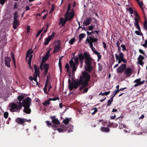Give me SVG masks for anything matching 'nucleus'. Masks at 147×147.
Instances as JSON below:
<instances>
[{
    "label": "nucleus",
    "instance_id": "6ab92c4d",
    "mask_svg": "<svg viewBox=\"0 0 147 147\" xmlns=\"http://www.w3.org/2000/svg\"><path fill=\"white\" fill-rule=\"evenodd\" d=\"M60 48L59 44L56 45L54 47L53 52L54 53L57 52L59 51Z\"/></svg>",
    "mask_w": 147,
    "mask_h": 147
},
{
    "label": "nucleus",
    "instance_id": "c85d7f7f",
    "mask_svg": "<svg viewBox=\"0 0 147 147\" xmlns=\"http://www.w3.org/2000/svg\"><path fill=\"white\" fill-rule=\"evenodd\" d=\"M24 97L23 95H20L17 98V99L18 100L19 102H20L21 101L23 100L24 99Z\"/></svg>",
    "mask_w": 147,
    "mask_h": 147
},
{
    "label": "nucleus",
    "instance_id": "5fc2aeb1",
    "mask_svg": "<svg viewBox=\"0 0 147 147\" xmlns=\"http://www.w3.org/2000/svg\"><path fill=\"white\" fill-rule=\"evenodd\" d=\"M37 76L36 75H34V80L36 82L37 85H38V83L37 81Z\"/></svg>",
    "mask_w": 147,
    "mask_h": 147
},
{
    "label": "nucleus",
    "instance_id": "37998d69",
    "mask_svg": "<svg viewBox=\"0 0 147 147\" xmlns=\"http://www.w3.org/2000/svg\"><path fill=\"white\" fill-rule=\"evenodd\" d=\"M127 10H128L129 11V12L131 14H133L134 13L133 9L130 7H129L128 9H127Z\"/></svg>",
    "mask_w": 147,
    "mask_h": 147
},
{
    "label": "nucleus",
    "instance_id": "79ce46f5",
    "mask_svg": "<svg viewBox=\"0 0 147 147\" xmlns=\"http://www.w3.org/2000/svg\"><path fill=\"white\" fill-rule=\"evenodd\" d=\"M3 115L5 118V119H7L8 118L9 115V113L8 112H5L3 113Z\"/></svg>",
    "mask_w": 147,
    "mask_h": 147
},
{
    "label": "nucleus",
    "instance_id": "13d9d810",
    "mask_svg": "<svg viewBox=\"0 0 147 147\" xmlns=\"http://www.w3.org/2000/svg\"><path fill=\"white\" fill-rule=\"evenodd\" d=\"M7 0H0V3L2 5H3L5 3V1Z\"/></svg>",
    "mask_w": 147,
    "mask_h": 147
},
{
    "label": "nucleus",
    "instance_id": "49530a36",
    "mask_svg": "<svg viewBox=\"0 0 147 147\" xmlns=\"http://www.w3.org/2000/svg\"><path fill=\"white\" fill-rule=\"evenodd\" d=\"M134 20H135V22H139L140 19V17H139V18L138 17H135Z\"/></svg>",
    "mask_w": 147,
    "mask_h": 147
},
{
    "label": "nucleus",
    "instance_id": "f257e3e1",
    "mask_svg": "<svg viewBox=\"0 0 147 147\" xmlns=\"http://www.w3.org/2000/svg\"><path fill=\"white\" fill-rule=\"evenodd\" d=\"M90 78V75L88 72L84 71L83 72L82 75L80 76L79 80H74L71 83L70 79H69L68 82L69 90H72L74 88L77 89L79 86L82 85V86L79 89L80 90H81L84 88L88 86V82Z\"/></svg>",
    "mask_w": 147,
    "mask_h": 147
},
{
    "label": "nucleus",
    "instance_id": "680f3d73",
    "mask_svg": "<svg viewBox=\"0 0 147 147\" xmlns=\"http://www.w3.org/2000/svg\"><path fill=\"white\" fill-rule=\"evenodd\" d=\"M87 42L88 43L90 47L91 48H93V43L90 42V41H89V42Z\"/></svg>",
    "mask_w": 147,
    "mask_h": 147
},
{
    "label": "nucleus",
    "instance_id": "4d7b16f0",
    "mask_svg": "<svg viewBox=\"0 0 147 147\" xmlns=\"http://www.w3.org/2000/svg\"><path fill=\"white\" fill-rule=\"evenodd\" d=\"M94 28V27L93 26L91 25L88 27V29L89 30H92Z\"/></svg>",
    "mask_w": 147,
    "mask_h": 147
},
{
    "label": "nucleus",
    "instance_id": "9d476101",
    "mask_svg": "<svg viewBox=\"0 0 147 147\" xmlns=\"http://www.w3.org/2000/svg\"><path fill=\"white\" fill-rule=\"evenodd\" d=\"M140 80L141 78H140L136 79L134 80V83H136L134 85V87H136L141 85L143 84L145 82V81L144 80L142 81H141Z\"/></svg>",
    "mask_w": 147,
    "mask_h": 147
},
{
    "label": "nucleus",
    "instance_id": "412c9836",
    "mask_svg": "<svg viewBox=\"0 0 147 147\" xmlns=\"http://www.w3.org/2000/svg\"><path fill=\"white\" fill-rule=\"evenodd\" d=\"M49 67V65L48 63H45L43 65V68L45 72H46V73H47Z\"/></svg>",
    "mask_w": 147,
    "mask_h": 147
},
{
    "label": "nucleus",
    "instance_id": "cd10ccee",
    "mask_svg": "<svg viewBox=\"0 0 147 147\" xmlns=\"http://www.w3.org/2000/svg\"><path fill=\"white\" fill-rule=\"evenodd\" d=\"M85 36V34L84 33H81L78 36L79 41H81L84 38Z\"/></svg>",
    "mask_w": 147,
    "mask_h": 147
},
{
    "label": "nucleus",
    "instance_id": "7ed1b4c3",
    "mask_svg": "<svg viewBox=\"0 0 147 147\" xmlns=\"http://www.w3.org/2000/svg\"><path fill=\"white\" fill-rule=\"evenodd\" d=\"M31 102V99L29 97L26 98L22 101V107H24V112L27 114H30L31 113V110L30 107Z\"/></svg>",
    "mask_w": 147,
    "mask_h": 147
},
{
    "label": "nucleus",
    "instance_id": "ea45409f",
    "mask_svg": "<svg viewBox=\"0 0 147 147\" xmlns=\"http://www.w3.org/2000/svg\"><path fill=\"white\" fill-rule=\"evenodd\" d=\"M75 41V38H72L69 41V43L71 45H72Z\"/></svg>",
    "mask_w": 147,
    "mask_h": 147
},
{
    "label": "nucleus",
    "instance_id": "9b49d317",
    "mask_svg": "<svg viewBox=\"0 0 147 147\" xmlns=\"http://www.w3.org/2000/svg\"><path fill=\"white\" fill-rule=\"evenodd\" d=\"M92 18L90 17L88 18L86 20L84 21L83 22V26H87L89 25L91 23Z\"/></svg>",
    "mask_w": 147,
    "mask_h": 147
},
{
    "label": "nucleus",
    "instance_id": "ddd939ff",
    "mask_svg": "<svg viewBox=\"0 0 147 147\" xmlns=\"http://www.w3.org/2000/svg\"><path fill=\"white\" fill-rule=\"evenodd\" d=\"M5 65L8 67H10V62L11 61L10 57H5Z\"/></svg>",
    "mask_w": 147,
    "mask_h": 147
},
{
    "label": "nucleus",
    "instance_id": "aec40b11",
    "mask_svg": "<svg viewBox=\"0 0 147 147\" xmlns=\"http://www.w3.org/2000/svg\"><path fill=\"white\" fill-rule=\"evenodd\" d=\"M48 59V58L47 57H46L45 56L43 57L42 61V63L40 65V69L41 70H42V63L45 62Z\"/></svg>",
    "mask_w": 147,
    "mask_h": 147
},
{
    "label": "nucleus",
    "instance_id": "603ef678",
    "mask_svg": "<svg viewBox=\"0 0 147 147\" xmlns=\"http://www.w3.org/2000/svg\"><path fill=\"white\" fill-rule=\"evenodd\" d=\"M47 86L45 85V87L43 89V90H44V92L47 94H48V92H47Z\"/></svg>",
    "mask_w": 147,
    "mask_h": 147
},
{
    "label": "nucleus",
    "instance_id": "423d86ee",
    "mask_svg": "<svg viewBox=\"0 0 147 147\" xmlns=\"http://www.w3.org/2000/svg\"><path fill=\"white\" fill-rule=\"evenodd\" d=\"M65 18L64 19L63 17H61L60 19V22L59 24H60L61 22H62V21H64L66 23L67 21H71L74 17V15L71 14V15H69V14H67L66 15H65Z\"/></svg>",
    "mask_w": 147,
    "mask_h": 147
},
{
    "label": "nucleus",
    "instance_id": "473e14b6",
    "mask_svg": "<svg viewBox=\"0 0 147 147\" xmlns=\"http://www.w3.org/2000/svg\"><path fill=\"white\" fill-rule=\"evenodd\" d=\"M56 125L55 124H53L52 126V128L54 130H57V129H58V125Z\"/></svg>",
    "mask_w": 147,
    "mask_h": 147
},
{
    "label": "nucleus",
    "instance_id": "a211bd4d",
    "mask_svg": "<svg viewBox=\"0 0 147 147\" xmlns=\"http://www.w3.org/2000/svg\"><path fill=\"white\" fill-rule=\"evenodd\" d=\"M100 130L103 132L108 133L110 131V129L108 127H101Z\"/></svg>",
    "mask_w": 147,
    "mask_h": 147
},
{
    "label": "nucleus",
    "instance_id": "f3484780",
    "mask_svg": "<svg viewBox=\"0 0 147 147\" xmlns=\"http://www.w3.org/2000/svg\"><path fill=\"white\" fill-rule=\"evenodd\" d=\"M71 7V5H70V4H69L68 7L67 8L66 12L65 13V15H66L67 14H68V15L69 14V15H71V14L74 15V12L73 11H71L72 13L69 12V11H70V9Z\"/></svg>",
    "mask_w": 147,
    "mask_h": 147
},
{
    "label": "nucleus",
    "instance_id": "72a5a7b5",
    "mask_svg": "<svg viewBox=\"0 0 147 147\" xmlns=\"http://www.w3.org/2000/svg\"><path fill=\"white\" fill-rule=\"evenodd\" d=\"M119 59H122L124 58V54L123 53L121 52H120L119 54Z\"/></svg>",
    "mask_w": 147,
    "mask_h": 147
},
{
    "label": "nucleus",
    "instance_id": "dca6fc26",
    "mask_svg": "<svg viewBox=\"0 0 147 147\" xmlns=\"http://www.w3.org/2000/svg\"><path fill=\"white\" fill-rule=\"evenodd\" d=\"M34 68L35 71V73L34 74V75H36V76H39V72L38 68H37L36 65L35 64L34 65Z\"/></svg>",
    "mask_w": 147,
    "mask_h": 147
},
{
    "label": "nucleus",
    "instance_id": "58836bf2",
    "mask_svg": "<svg viewBox=\"0 0 147 147\" xmlns=\"http://www.w3.org/2000/svg\"><path fill=\"white\" fill-rule=\"evenodd\" d=\"M138 4V5L140 7V8L141 9L142 8V6L143 5V3L142 1L140 2L139 0H138V1H136Z\"/></svg>",
    "mask_w": 147,
    "mask_h": 147
},
{
    "label": "nucleus",
    "instance_id": "f8f14e48",
    "mask_svg": "<svg viewBox=\"0 0 147 147\" xmlns=\"http://www.w3.org/2000/svg\"><path fill=\"white\" fill-rule=\"evenodd\" d=\"M89 39H88V37L86 39V42H85V44H87L86 42H90L93 43L94 42H96L98 40V39L97 38H93L91 36H90Z\"/></svg>",
    "mask_w": 147,
    "mask_h": 147
},
{
    "label": "nucleus",
    "instance_id": "2eb2a0df",
    "mask_svg": "<svg viewBox=\"0 0 147 147\" xmlns=\"http://www.w3.org/2000/svg\"><path fill=\"white\" fill-rule=\"evenodd\" d=\"M19 25V23L18 20L14 21L13 23V27L14 29H16Z\"/></svg>",
    "mask_w": 147,
    "mask_h": 147
},
{
    "label": "nucleus",
    "instance_id": "09e8293b",
    "mask_svg": "<svg viewBox=\"0 0 147 147\" xmlns=\"http://www.w3.org/2000/svg\"><path fill=\"white\" fill-rule=\"evenodd\" d=\"M110 92V91H109L108 92H105L103 93H102V95L104 96V95H106L107 96L108 94H109Z\"/></svg>",
    "mask_w": 147,
    "mask_h": 147
},
{
    "label": "nucleus",
    "instance_id": "0e129e2a",
    "mask_svg": "<svg viewBox=\"0 0 147 147\" xmlns=\"http://www.w3.org/2000/svg\"><path fill=\"white\" fill-rule=\"evenodd\" d=\"M123 118V117H119L117 118L116 119V120H120V122H121L122 121V119Z\"/></svg>",
    "mask_w": 147,
    "mask_h": 147
},
{
    "label": "nucleus",
    "instance_id": "a878e982",
    "mask_svg": "<svg viewBox=\"0 0 147 147\" xmlns=\"http://www.w3.org/2000/svg\"><path fill=\"white\" fill-rule=\"evenodd\" d=\"M94 53L97 55L98 58L97 61H99L101 58V55H100V53L98 52L97 51H95Z\"/></svg>",
    "mask_w": 147,
    "mask_h": 147
},
{
    "label": "nucleus",
    "instance_id": "774afa93",
    "mask_svg": "<svg viewBox=\"0 0 147 147\" xmlns=\"http://www.w3.org/2000/svg\"><path fill=\"white\" fill-rule=\"evenodd\" d=\"M102 43H103L104 48L105 49H106L107 48L106 44L104 42H103Z\"/></svg>",
    "mask_w": 147,
    "mask_h": 147
},
{
    "label": "nucleus",
    "instance_id": "4be33fe9",
    "mask_svg": "<svg viewBox=\"0 0 147 147\" xmlns=\"http://www.w3.org/2000/svg\"><path fill=\"white\" fill-rule=\"evenodd\" d=\"M33 52V51L31 49H29L26 52V60H27V58L29 57L30 54H32Z\"/></svg>",
    "mask_w": 147,
    "mask_h": 147
},
{
    "label": "nucleus",
    "instance_id": "bf43d9fd",
    "mask_svg": "<svg viewBox=\"0 0 147 147\" xmlns=\"http://www.w3.org/2000/svg\"><path fill=\"white\" fill-rule=\"evenodd\" d=\"M112 102V101H111L110 100H108L107 107L109 106L111 104Z\"/></svg>",
    "mask_w": 147,
    "mask_h": 147
},
{
    "label": "nucleus",
    "instance_id": "8fccbe9b",
    "mask_svg": "<svg viewBox=\"0 0 147 147\" xmlns=\"http://www.w3.org/2000/svg\"><path fill=\"white\" fill-rule=\"evenodd\" d=\"M49 52H50V50H49L47 52L46 55H45L44 56H45V57H47L48 58H49V56H50Z\"/></svg>",
    "mask_w": 147,
    "mask_h": 147
},
{
    "label": "nucleus",
    "instance_id": "864d4df0",
    "mask_svg": "<svg viewBox=\"0 0 147 147\" xmlns=\"http://www.w3.org/2000/svg\"><path fill=\"white\" fill-rule=\"evenodd\" d=\"M93 110H94V112L92 113V115H94L95 114L97 111V109L96 107L94 108L93 109Z\"/></svg>",
    "mask_w": 147,
    "mask_h": 147
},
{
    "label": "nucleus",
    "instance_id": "7c9ffc66",
    "mask_svg": "<svg viewBox=\"0 0 147 147\" xmlns=\"http://www.w3.org/2000/svg\"><path fill=\"white\" fill-rule=\"evenodd\" d=\"M115 56L116 60H118V63H120L122 61V60L121 59H119V56L117 54H115Z\"/></svg>",
    "mask_w": 147,
    "mask_h": 147
},
{
    "label": "nucleus",
    "instance_id": "052dcab7",
    "mask_svg": "<svg viewBox=\"0 0 147 147\" xmlns=\"http://www.w3.org/2000/svg\"><path fill=\"white\" fill-rule=\"evenodd\" d=\"M139 51L140 53L141 54L144 55H145L144 51L142 50L141 49H139Z\"/></svg>",
    "mask_w": 147,
    "mask_h": 147
},
{
    "label": "nucleus",
    "instance_id": "2f4dec72",
    "mask_svg": "<svg viewBox=\"0 0 147 147\" xmlns=\"http://www.w3.org/2000/svg\"><path fill=\"white\" fill-rule=\"evenodd\" d=\"M50 100L49 99L47 100L45 102H44L42 103V104L44 106H47V105H50Z\"/></svg>",
    "mask_w": 147,
    "mask_h": 147
},
{
    "label": "nucleus",
    "instance_id": "39448f33",
    "mask_svg": "<svg viewBox=\"0 0 147 147\" xmlns=\"http://www.w3.org/2000/svg\"><path fill=\"white\" fill-rule=\"evenodd\" d=\"M74 60L75 62H74L73 60L72 59H71L69 61L70 66L72 68V71L73 72L75 71L76 70L77 67L76 65V64L77 65H78V58L77 57H75L74 55Z\"/></svg>",
    "mask_w": 147,
    "mask_h": 147
},
{
    "label": "nucleus",
    "instance_id": "6e6552de",
    "mask_svg": "<svg viewBox=\"0 0 147 147\" xmlns=\"http://www.w3.org/2000/svg\"><path fill=\"white\" fill-rule=\"evenodd\" d=\"M132 73V69L130 67L126 68L124 71V74L127 77H129L131 76Z\"/></svg>",
    "mask_w": 147,
    "mask_h": 147
},
{
    "label": "nucleus",
    "instance_id": "6e6d98bb",
    "mask_svg": "<svg viewBox=\"0 0 147 147\" xmlns=\"http://www.w3.org/2000/svg\"><path fill=\"white\" fill-rule=\"evenodd\" d=\"M138 63L141 65H142L144 64V62L142 60H138Z\"/></svg>",
    "mask_w": 147,
    "mask_h": 147
},
{
    "label": "nucleus",
    "instance_id": "1a4fd4ad",
    "mask_svg": "<svg viewBox=\"0 0 147 147\" xmlns=\"http://www.w3.org/2000/svg\"><path fill=\"white\" fill-rule=\"evenodd\" d=\"M55 34L53 33L51 35H49L47 38L45 39V41L44 43V44L45 45H48L50 41L53 39L54 37Z\"/></svg>",
    "mask_w": 147,
    "mask_h": 147
},
{
    "label": "nucleus",
    "instance_id": "3c124183",
    "mask_svg": "<svg viewBox=\"0 0 147 147\" xmlns=\"http://www.w3.org/2000/svg\"><path fill=\"white\" fill-rule=\"evenodd\" d=\"M43 29V28H42V29L38 31L36 34V37H37L42 32V31Z\"/></svg>",
    "mask_w": 147,
    "mask_h": 147
},
{
    "label": "nucleus",
    "instance_id": "f704fd0d",
    "mask_svg": "<svg viewBox=\"0 0 147 147\" xmlns=\"http://www.w3.org/2000/svg\"><path fill=\"white\" fill-rule=\"evenodd\" d=\"M141 29H140V30H138L135 31V34L138 35H143L142 33H141Z\"/></svg>",
    "mask_w": 147,
    "mask_h": 147
},
{
    "label": "nucleus",
    "instance_id": "338daca9",
    "mask_svg": "<svg viewBox=\"0 0 147 147\" xmlns=\"http://www.w3.org/2000/svg\"><path fill=\"white\" fill-rule=\"evenodd\" d=\"M123 63H127V61L126 59H125L124 58L121 59Z\"/></svg>",
    "mask_w": 147,
    "mask_h": 147
},
{
    "label": "nucleus",
    "instance_id": "4468645a",
    "mask_svg": "<svg viewBox=\"0 0 147 147\" xmlns=\"http://www.w3.org/2000/svg\"><path fill=\"white\" fill-rule=\"evenodd\" d=\"M16 121L19 124L24 125V123H25L24 118H21L20 117L17 118L16 120Z\"/></svg>",
    "mask_w": 147,
    "mask_h": 147
},
{
    "label": "nucleus",
    "instance_id": "0eeeda50",
    "mask_svg": "<svg viewBox=\"0 0 147 147\" xmlns=\"http://www.w3.org/2000/svg\"><path fill=\"white\" fill-rule=\"evenodd\" d=\"M126 68V65L125 64H123L117 69V73H121L125 71Z\"/></svg>",
    "mask_w": 147,
    "mask_h": 147
},
{
    "label": "nucleus",
    "instance_id": "f03ea898",
    "mask_svg": "<svg viewBox=\"0 0 147 147\" xmlns=\"http://www.w3.org/2000/svg\"><path fill=\"white\" fill-rule=\"evenodd\" d=\"M78 57L80 60L83 61L85 59V63L86 65V71L88 72H90L92 70L93 67L92 65V61L93 59L91 57L90 55L87 52H84V55L82 53H80L78 55Z\"/></svg>",
    "mask_w": 147,
    "mask_h": 147
},
{
    "label": "nucleus",
    "instance_id": "c756f323",
    "mask_svg": "<svg viewBox=\"0 0 147 147\" xmlns=\"http://www.w3.org/2000/svg\"><path fill=\"white\" fill-rule=\"evenodd\" d=\"M135 26L138 30H140V27L139 24V22H135L134 23Z\"/></svg>",
    "mask_w": 147,
    "mask_h": 147
},
{
    "label": "nucleus",
    "instance_id": "c03bdc74",
    "mask_svg": "<svg viewBox=\"0 0 147 147\" xmlns=\"http://www.w3.org/2000/svg\"><path fill=\"white\" fill-rule=\"evenodd\" d=\"M121 47L122 48V50L123 51H125L126 50V47L124 45H121Z\"/></svg>",
    "mask_w": 147,
    "mask_h": 147
},
{
    "label": "nucleus",
    "instance_id": "de8ad7c7",
    "mask_svg": "<svg viewBox=\"0 0 147 147\" xmlns=\"http://www.w3.org/2000/svg\"><path fill=\"white\" fill-rule=\"evenodd\" d=\"M134 12L135 15L136 16V17H138L139 18V17H140V16L138 14V12L136 10H135L134 11Z\"/></svg>",
    "mask_w": 147,
    "mask_h": 147
},
{
    "label": "nucleus",
    "instance_id": "a19ab883",
    "mask_svg": "<svg viewBox=\"0 0 147 147\" xmlns=\"http://www.w3.org/2000/svg\"><path fill=\"white\" fill-rule=\"evenodd\" d=\"M144 57L141 55H140L138 58V60H143L144 59Z\"/></svg>",
    "mask_w": 147,
    "mask_h": 147
},
{
    "label": "nucleus",
    "instance_id": "c9c22d12",
    "mask_svg": "<svg viewBox=\"0 0 147 147\" xmlns=\"http://www.w3.org/2000/svg\"><path fill=\"white\" fill-rule=\"evenodd\" d=\"M73 128V126L71 125H69L68 127H67V130H68L69 131H72Z\"/></svg>",
    "mask_w": 147,
    "mask_h": 147
},
{
    "label": "nucleus",
    "instance_id": "393cba45",
    "mask_svg": "<svg viewBox=\"0 0 147 147\" xmlns=\"http://www.w3.org/2000/svg\"><path fill=\"white\" fill-rule=\"evenodd\" d=\"M70 120V118H66L63 120V122L65 124L67 125L68 124Z\"/></svg>",
    "mask_w": 147,
    "mask_h": 147
},
{
    "label": "nucleus",
    "instance_id": "b1692460",
    "mask_svg": "<svg viewBox=\"0 0 147 147\" xmlns=\"http://www.w3.org/2000/svg\"><path fill=\"white\" fill-rule=\"evenodd\" d=\"M11 57L12 59V60L13 62L14 65L15 67H16V63L15 59V58L14 57V54L12 52H11Z\"/></svg>",
    "mask_w": 147,
    "mask_h": 147
},
{
    "label": "nucleus",
    "instance_id": "20e7f679",
    "mask_svg": "<svg viewBox=\"0 0 147 147\" xmlns=\"http://www.w3.org/2000/svg\"><path fill=\"white\" fill-rule=\"evenodd\" d=\"M17 103L18 104L14 102H13L9 105L10 110L11 111L17 112L22 109V102H18Z\"/></svg>",
    "mask_w": 147,
    "mask_h": 147
},
{
    "label": "nucleus",
    "instance_id": "bb28decb",
    "mask_svg": "<svg viewBox=\"0 0 147 147\" xmlns=\"http://www.w3.org/2000/svg\"><path fill=\"white\" fill-rule=\"evenodd\" d=\"M63 58V56H61L59 58V66L60 68L61 71V60Z\"/></svg>",
    "mask_w": 147,
    "mask_h": 147
},
{
    "label": "nucleus",
    "instance_id": "e2e57ef3",
    "mask_svg": "<svg viewBox=\"0 0 147 147\" xmlns=\"http://www.w3.org/2000/svg\"><path fill=\"white\" fill-rule=\"evenodd\" d=\"M55 9V7L53 5H52L51 10L49 12V14H50L53 11H54Z\"/></svg>",
    "mask_w": 147,
    "mask_h": 147
},
{
    "label": "nucleus",
    "instance_id": "5701e85b",
    "mask_svg": "<svg viewBox=\"0 0 147 147\" xmlns=\"http://www.w3.org/2000/svg\"><path fill=\"white\" fill-rule=\"evenodd\" d=\"M52 123L53 124H55L56 125H59L60 123L59 121L57 118L52 120Z\"/></svg>",
    "mask_w": 147,
    "mask_h": 147
},
{
    "label": "nucleus",
    "instance_id": "e433bc0d",
    "mask_svg": "<svg viewBox=\"0 0 147 147\" xmlns=\"http://www.w3.org/2000/svg\"><path fill=\"white\" fill-rule=\"evenodd\" d=\"M144 29L147 30V21L146 20H145L144 22Z\"/></svg>",
    "mask_w": 147,
    "mask_h": 147
},
{
    "label": "nucleus",
    "instance_id": "a18cd8bd",
    "mask_svg": "<svg viewBox=\"0 0 147 147\" xmlns=\"http://www.w3.org/2000/svg\"><path fill=\"white\" fill-rule=\"evenodd\" d=\"M46 122L47 123V125L49 127V126H51L52 127V124L50 122V121H46Z\"/></svg>",
    "mask_w": 147,
    "mask_h": 147
},
{
    "label": "nucleus",
    "instance_id": "69168bd1",
    "mask_svg": "<svg viewBox=\"0 0 147 147\" xmlns=\"http://www.w3.org/2000/svg\"><path fill=\"white\" fill-rule=\"evenodd\" d=\"M87 34L88 36H90V35L92 34H93V31H92L90 32H89L88 31H87Z\"/></svg>",
    "mask_w": 147,
    "mask_h": 147
},
{
    "label": "nucleus",
    "instance_id": "4c0bfd02",
    "mask_svg": "<svg viewBox=\"0 0 147 147\" xmlns=\"http://www.w3.org/2000/svg\"><path fill=\"white\" fill-rule=\"evenodd\" d=\"M18 17V11H16L14 13V21L18 20H17Z\"/></svg>",
    "mask_w": 147,
    "mask_h": 147
}]
</instances>
